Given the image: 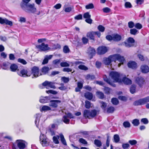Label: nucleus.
<instances>
[{"label":"nucleus","mask_w":149,"mask_h":149,"mask_svg":"<svg viewBox=\"0 0 149 149\" xmlns=\"http://www.w3.org/2000/svg\"><path fill=\"white\" fill-rule=\"evenodd\" d=\"M127 40L132 44H134L135 40L132 37L129 38Z\"/></svg>","instance_id":"obj_62"},{"label":"nucleus","mask_w":149,"mask_h":149,"mask_svg":"<svg viewBox=\"0 0 149 149\" xmlns=\"http://www.w3.org/2000/svg\"><path fill=\"white\" fill-rule=\"evenodd\" d=\"M94 144L97 147H100L102 145V143L101 141L98 139H95L94 141Z\"/></svg>","instance_id":"obj_34"},{"label":"nucleus","mask_w":149,"mask_h":149,"mask_svg":"<svg viewBox=\"0 0 149 149\" xmlns=\"http://www.w3.org/2000/svg\"><path fill=\"white\" fill-rule=\"evenodd\" d=\"M136 86L134 85H132L130 88V92L132 94L135 93L136 91Z\"/></svg>","instance_id":"obj_43"},{"label":"nucleus","mask_w":149,"mask_h":149,"mask_svg":"<svg viewBox=\"0 0 149 149\" xmlns=\"http://www.w3.org/2000/svg\"><path fill=\"white\" fill-rule=\"evenodd\" d=\"M101 104V107L103 110V112L104 113L106 110V107L107 106V104L106 103L103 101L100 102Z\"/></svg>","instance_id":"obj_29"},{"label":"nucleus","mask_w":149,"mask_h":149,"mask_svg":"<svg viewBox=\"0 0 149 149\" xmlns=\"http://www.w3.org/2000/svg\"><path fill=\"white\" fill-rule=\"evenodd\" d=\"M61 79L65 83H68L69 81V79L68 78L65 77H63L61 78Z\"/></svg>","instance_id":"obj_57"},{"label":"nucleus","mask_w":149,"mask_h":149,"mask_svg":"<svg viewBox=\"0 0 149 149\" xmlns=\"http://www.w3.org/2000/svg\"><path fill=\"white\" fill-rule=\"evenodd\" d=\"M95 78V76L94 75L88 74L86 77V79L87 80H93Z\"/></svg>","instance_id":"obj_39"},{"label":"nucleus","mask_w":149,"mask_h":149,"mask_svg":"<svg viewBox=\"0 0 149 149\" xmlns=\"http://www.w3.org/2000/svg\"><path fill=\"white\" fill-rule=\"evenodd\" d=\"M141 121L143 123L145 124H147L148 123V119L146 118H142L141 120Z\"/></svg>","instance_id":"obj_55"},{"label":"nucleus","mask_w":149,"mask_h":149,"mask_svg":"<svg viewBox=\"0 0 149 149\" xmlns=\"http://www.w3.org/2000/svg\"><path fill=\"white\" fill-rule=\"evenodd\" d=\"M61 101L58 100H52L50 101V103L49 105L53 108H56L58 107V103H60Z\"/></svg>","instance_id":"obj_15"},{"label":"nucleus","mask_w":149,"mask_h":149,"mask_svg":"<svg viewBox=\"0 0 149 149\" xmlns=\"http://www.w3.org/2000/svg\"><path fill=\"white\" fill-rule=\"evenodd\" d=\"M55 83L54 82L49 81H46L42 84L43 86L46 87L47 89L49 88L55 89L56 87L54 84Z\"/></svg>","instance_id":"obj_7"},{"label":"nucleus","mask_w":149,"mask_h":149,"mask_svg":"<svg viewBox=\"0 0 149 149\" xmlns=\"http://www.w3.org/2000/svg\"><path fill=\"white\" fill-rule=\"evenodd\" d=\"M129 143L132 146L134 145L137 143V142L135 140H129L128 141Z\"/></svg>","instance_id":"obj_58"},{"label":"nucleus","mask_w":149,"mask_h":149,"mask_svg":"<svg viewBox=\"0 0 149 149\" xmlns=\"http://www.w3.org/2000/svg\"><path fill=\"white\" fill-rule=\"evenodd\" d=\"M91 106V102L88 101H85V107L87 109H89Z\"/></svg>","instance_id":"obj_54"},{"label":"nucleus","mask_w":149,"mask_h":149,"mask_svg":"<svg viewBox=\"0 0 149 149\" xmlns=\"http://www.w3.org/2000/svg\"><path fill=\"white\" fill-rule=\"evenodd\" d=\"M59 136H54L53 138V141L56 144H58L59 143V141L58 139H59Z\"/></svg>","instance_id":"obj_45"},{"label":"nucleus","mask_w":149,"mask_h":149,"mask_svg":"<svg viewBox=\"0 0 149 149\" xmlns=\"http://www.w3.org/2000/svg\"><path fill=\"white\" fill-rule=\"evenodd\" d=\"M135 25L134 22L132 21H130L128 23V25L130 28H133L134 26H135Z\"/></svg>","instance_id":"obj_51"},{"label":"nucleus","mask_w":149,"mask_h":149,"mask_svg":"<svg viewBox=\"0 0 149 149\" xmlns=\"http://www.w3.org/2000/svg\"><path fill=\"white\" fill-rule=\"evenodd\" d=\"M117 60L123 64L125 61V59L124 57L121 56L119 54H116L110 55L108 58H104L103 62L105 65H109L112 61L115 62Z\"/></svg>","instance_id":"obj_2"},{"label":"nucleus","mask_w":149,"mask_h":149,"mask_svg":"<svg viewBox=\"0 0 149 149\" xmlns=\"http://www.w3.org/2000/svg\"><path fill=\"white\" fill-rule=\"evenodd\" d=\"M128 67L132 69H135L137 66L136 63L134 61H130L127 63Z\"/></svg>","instance_id":"obj_20"},{"label":"nucleus","mask_w":149,"mask_h":149,"mask_svg":"<svg viewBox=\"0 0 149 149\" xmlns=\"http://www.w3.org/2000/svg\"><path fill=\"white\" fill-rule=\"evenodd\" d=\"M124 44L125 46L127 47H130L134 46V44H130L127 40V42H124Z\"/></svg>","instance_id":"obj_49"},{"label":"nucleus","mask_w":149,"mask_h":149,"mask_svg":"<svg viewBox=\"0 0 149 149\" xmlns=\"http://www.w3.org/2000/svg\"><path fill=\"white\" fill-rule=\"evenodd\" d=\"M65 115L67 116L69 119L74 118V116L70 113L68 112L65 113Z\"/></svg>","instance_id":"obj_47"},{"label":"nucleus","mask_w":149,"mask_h":149,"mask_svg":"<svg viewBox=\"0 0 149 149\" xmlns=\"http://www.w3.org/2000/svg\"><path fill=\"white\" fill-rule=\"evenodd\" d=\"M130 145L128 143H123L122 145V147L124 149H127L129 147Z\"/></svg>","instance_id":"obj_64"},{"label":"nucleus","mask_w":149,"mask_h":149,"mask_svg":"<svg viewBox=\"0 0 149 149\" xmlns=\"http://www.w3.org/2000/svg\"><path fill=\"white\" fill-rule=\"evenodd\" d=\"M22 8L26 12L34 13L37 10L34 4H31L29 3L24 2L21 4Z\"/></svg>","instance_id":"obj_3"},{"label":"nucleus","mask_w":149,"mask_h":149,"mask_svg":"<svg viewBox=\"0 0 149 149\" xmlns=\"http://www.w3.org/2000/svg\"><path fill=\"white\" fill-rule=\"evenodd\" d=\"M143 105L149 102V96L141 98Z\"/></svg>","instance_id":"obj_35"},{"label":"nucleus","mask_w":149,"mask_h":149,"mask_svg":"<svg viewBox=\"0 0 149 149\" xmlns=\"http://www.w3.org/2000/svg\"><path fill=\"white\" fill-rule=\"evenodd\" d=\"M79 142L80 143H81L84 144H87V142L83 138H80L79 140Z\"/></svg>","instance_id":"obj_59"},{"label":"nucleus","mask_w":149,"mask_h":149,"mask_svg":"<svg viewBox=\"0 0 149 149\" xmlns=\"http://www.w3.org/2000/svg\"><path fill=\"white\" fill-rule=\"evenodd\" d=\"M10 66V63L8 62H4L1 65V67L3 69L8 70Z\"/></svg>","instance_id":"obj_21"},{"label":"nucleus","mask_w":149,"mask_h":149,"mask_svg":"<svg viewBox=\"0 0 149 149\" xmlns=\"http://www.w3.org/2000/svg\"><path fill=\"white\" fill-rule=\"evenodd\" d=\"M94 33V31L88 32L86 34V36L89 38L90 39L95 40Z\"/></svg>","instance_id":"obj_24"},{"label":"nucleus","mask_w":149,"mask_h":149,"mask_svg":"<svg viewBox=\"0 0 149 149\" xmlns=\"http://www.w3.org/2000/svg\"><path fill=\"white\" fill-rule=\"evenodd\" d=\"M115 111V108L112 106L108 107L104 113H112L113 112Z\"/></svg>","instance_id":"obj_28"},{"label":"nucleus","mask_w":149,"mask_h":149,"mask_svg":"<svg viewBox=\"0 0 149 149\" xmlns=\"http://www.w3.org/2000/svg\"><path fill=\"white\" fill-rule=\"evenodd\" d=\"M17 73L20 76L23 77H26L30 76V75L28 73L27 70L24 69H22L19 72L18 71Z\"/></svg>","instance_id":"obj_13"},{"label":"nucleus","mask_w":149,"mask_h":149,"mask_svg":"<svg viewBox=\"0 0 149 149\" xmlns=\"http://www.w3.org/2000/svg\"><path fill=\"white\" fill-rule=\"evenodd\" d=\"M90 116L91 118H94L97 115V111L95 109H93L90 111Z\"/></svg>","instance_id":"obj_38"},{"label":"nucleus","mask_w":149,"mask_h":149,"mask_svg":"<svg viewBox=\"0 0 149 149\" xmlns=\"http://www.w3.org/2000/svg\"><path fill=\"white\" fill-rule=\"evenodd\" d=\"M62 120L66 124H69L70 122V119L65 115L63 116Z\"/></svg>","instance_id":"obj_30"},{"label":"nucleus","mask_w":149,"mask_h":149,"mask_svg":"<svg viewBox=\"0 0 149 149\" xmlns=\"http://www.w3.org/2000/svg\"><path fill=\"white\" fill-rule=\"evenodd\" d=\"M84 97L88 100H91L93 98V95L90 92H87L85 93Z\"/></svg>","instance_id":"obj_23"},{"label":"nucleus","mask_w":149,"mask_h":149,"mask_svg":"<svg viewBox=\"0 0 149 149\" xmlns=\"http://www.w3.org/2000/svg\"><path fill=\"white\" fill-rule=\"evenodd\" d=\"M136 83L140 87H142L145 83V81L143 78L142 77H137L135 79Z\"/></svg>","instance_id":"obj_9"},{"label":"nucleus","mask_w":149,"mask_h":149,"mask_svg":"<svg viewBox=\"0 0 149 149\" xmlns=\"http://www.w3.org/2000/svg\"><path fill=\"white\" fill-rule=\"evenodd\" d=\"M97 29L100 32H103L105 30V27L102 25H99L97 27Z\"/></svg>","instance_id":"obj_46"},{"label":"nucleus","mask_w":149,"mask_h":149,"mask_svg":"<svg viewBox=\"0 0 149 149\" xmlns=\"http://www.w3.org/2000/svg\"><path fill=\"white\" fill-rule=\"evenodd\" d=\"M134 105L135 106H139L143 105L141 99L136 100L133 103Z\"/></svg>","instance_id":"obj_31"},{"label":"nucleus","mask_w":149,"mask_h":149,"mask_svg":"<svg viewBox=\"0 0 149 149\" xmlns=\"http://www.w3.org/2000/svg\"><path fill=\"white\" fill-rule=\"evenodd\" d=\"M125 7L126 8H132V5L131 3L129 2H126L125 4Z\"/></svg>","instance_id":"obj_50"},{"label":"nucleus","mask_w":149,"mask_h":149,"mask_svg":"<svg viewBox=\"0 0 149 149\" xmlns=\"http://www.w3.org/2000/svg\"><path fill=\"white\" fill-rule=\"evenodd\" d=\"M135 27L136 28L140 29L142 28V26L141 24L139 23H137L135 24Z\"/></svg>","instance_id":"obj_61"},{"label":"nucleus","mask_w":149,"mask_h":149,"mask_svg":"<svg viewBox=\"0 0 149 149\" xmlns=\"http://www.w3.org/2000/svg\"><path fill=\"white\" fill-rule=\"evenodd\" d=\"M114 142L116 143H117L120 141V138L118 135L116 134L113 136Z\"/></svg>","instance_id":"obj_40"},{"label":"nucleus","mask_w":149,"mask_h":149,"mask_svg":"<svg viewBox=\"0 0 149 149\" xmlns=\"http://www.w3.org/2000/svg\"><path fill=\"white\" fill-rule=\"evenodd\" d=\"M83 17L86 19L85 21L87 23L91 24L93 21L92 20L91 18V15L88 12L84 13L83 15Z\"/></svg>","instance_id":"obj_12"},{"label":"nucleus","mask_w":149,"mask_h":149,"mask_svg":"<svg viewBox=\"0 0 149 149\" xmlns=\"http://www.w3.org/2000/svg\"><path fill=\"white\" fill-rule=\"evenodd\" d=\"M0 23L1 24H5L10 26L13 25V23L11 21L8 20L6 18L3 19L0 17Z\"/></svg>","instance_id":"obj_16"},{"label":"nucleus","mask_w":149,"mask_h":149,"mask_svg":"<svg viewBox=\"0 0 149 149\" xmlns=\"http://www.w3.org/2000/svg\"><path fill=\"white\" fill-rule=\"evenodd\" d=\"M54 97H52L51 98L50 96H46L43 97V98L41 99L39 101L41 103H46L49 102L50 99L52 98H54Z\"/></svg>","instance_id":"obj_18"},{"label":"nucleus","mask_w":149,"mask_h":149,"mask_svg":"<svg viewBox=\"0 0 149 149\" xmlns=\"http://www.w3.org/2000/svg\"><path fill=\"white\" fill-rule=\"evenodd\" d=\"M83 115L84 117L86 118H91L90 111L89 110L86 109L84 110L83 112Z\"/></svg>","instance_id":"obj_22"},{"label":"nucleus","mask_w":149,"mask_h":149,"mask_svg":"<svg viewBox=\"0 0 149 149\" xmlns=\"http://www.w3.org/2000/svg\"><path fill=\"white\" fill-rule=\"evenodd\" d=\"M41 114L40 113L37 114L36 115L35 117L36 119L35 121V124H36L37 127H38V124L37 123V121L38 120V123L40 121V119L41 116Z\"/></svg>","instance_id":"obj_32"},{"label":"nucleus","mask_w":149,"mask_h":149,"mask_svg":"<svg viewBox=\"0 0 149 149\" xmlns=\"http://www.w3.org/2000/svg\"><path fill=\"white\" fill-rule=\"evenodd\" d=\"M121 81L120 83L123 82L126 85H130L132 83L131 80L126 77L125 76L123 77L122 79H121Z\"/></svg>","instance_id":"obj_17"},{"label":"nucleus","mask_w":149,"mask_h":149,"mask_svg":"<svg viewBox=\"0 0 149 149\" xmlns=\"http://www.w3.org/2000/svg\"><path fill=\"white\" fill-rule=\"evenodd\" d=\"M63 51L64 53H69L70 52V49L67 46H64L63 49Z\"/></svg>","instance_id":"obj_52"},{"label":"nucleus","mask_w":149,"mask_h":149,"mask_svg":"<svg viewBox=\"0 0 149 149\" xmlns=\"http://www.w3.org/2000/svg\"><path fill=\"white\" fill-rule=\"evenodd\" d=\"M51 108L48 106H43L42 108V111H48L50 110Z\"/></svg>","instance_id":"obj_63"},{"label":"nucleus","mask_w":149,"mask_h":149,"mask_svg":"<svg viewBox=\"0 0 149 149\" xmlns=\"http://www.w3.org/2000/svg\"><path fill=\"white\" fill-rule=\"evenodd\" d=\"M40 140V143L43 147L48 146L50 142V140L43 134H41Z\"/></svg>","instance_id":"obj_6"},{"label":"nucleus","mask_w":149,"mask_h":149,"mask_svg":"<svg viewBox=\"0 0 149 149\" xmlns=\"http://www.w3.org/2000/svg\"><path fill=\"white\" fill-rule=\"evenodd\" d=\"M96 95L100 99H102L104 97V94L102 92L97 91L96 93Z\"/></svg>","instance_id":"obj_33"},{"label":"nucleus","mask_w":149,"mask_h":149,"mask_svg":"<svg viewBox=\"0 0 149 149\" xmlns=\"http://www.w3.org/2000/svg\"><path fill=\"white\" fill-rule=\"evenodd\" d=\"M132 123L135 126H138L140 124L139 121V119H135L132 120Z\"/></svg>","instance_id":"obj_36"},{"label":"nucleus","mask_w":149,"mask_h":149,"mask_svg":"<svg viewBox=\"0 0 149 149\" xmlns=\"http://www.w3.org/2000/svg\"><path fill=\"white\" fill-rule=\"evenodd\" d=\"M60 137L62 143L65 145H66V142L65 139H64L63 135L62 134H60Z\"/></svg>","instance_id":"obj_41"},{"label":"nucleus","mask_w":149,"mask_h":149,"mask_svg":"<svg viewBox=\"0 0 149 149\" xmlns=\"http://www.w3.org/2000/svg\"><path fill=\"white\" fill-rule=\"evenodd\" d=\"M106 39L109 41L113 40L115 42H118L122 39L121 36L117 34L108 35L106 36Z\"/></svg>","instance_id":"obj_5"},{"label":"nucleus","mask_w":149,"mask_h":149,"mask_svg":"<svg viewBox=\"0 0 149 149\" xmlns=\"http://www.w3.org/2000/svg\"><path fill=\"white\" fill-rule=\"evenodd\" d=\"M130 32L131 34L134 35H135L139 33L138 31L134 28L130 29Z\"/></svg>","instance_id":"obj_37"},{"label":"nucleus","mask_w":149,"mask_h":149,"mask_svg":"<svg viewBox=\"0 0 149 149\" xmlns=\"http://www.w3.org/2000/svg\"><path fill=\"white\" fill-rule=\"evenodd\" d=\"M78 68L82 70H88V68L87 67L83 65H80L79 66Z\"/></svg>","instance_id":"obj_56"},{"label":"nucleus","mask_w":149,"mask_h":149,"mask_svg":"<svg viewBox=\"0 0 149 149\" xmlns=\"http://www.w3.org/2000/svg\"><path fill=\"white\" fill-rule=\"evenodd\" d=\"M109 76L113 80V81L106 75L103 76V79L104 81L113 87H115L116 85L115 82H120L121 81V75L120 73L114 71L110 72L109 74Z\"/></svg>","instance_id":"obj_1"},{"label":"nucleus","mask_w":149,"mask_h":149,"mask_svg":"<svg viewBox=\"0 0 149 149\" xmlns=\"http://www.w3.org/2000/svg\"><path fill=\"white\" fill-rule=\"evenodd\" d=\"M31 70L32 73L33 74L34 77H37L42 75L41 73H39V68L38 67L34 66L32 68Z\"/></svg>","instance_id":"obj_8"},{"label":"nucleus","mask_w":149,"mask_h":149,"mask_svg":"<svg viewBox=\"0 0 149 149\" xmlns=\"http://www.w3.org/2000/svg\"><path fill=\"white\" fill-rule=\"evenodd\" d=\"M52 57V55L49 56H46L45 57L43 61L42 62V64H45L48 63L49 60L51 59Z\"/></svg>","instance_id":"obj_25"},{"label":"nucleus","mask_w":149,"mask_h":149,"mask_svg":"<svg viewBox=\"0 0 149 149\" xmlns=\"http://www.w3.org/2000/svg\"><path fill=\"white\" fill-rule=\"evenodd\" d=\"M38 49L42 51H45L49 49L47 44H45L44 43H42L41 45H39L36 46Z\"/></svg>","instance_id":"obj_14"},{"label":"nucleus","mask_w":149,"mask_h":149,"mask_svg":"<svg viewBox=\"0 0 149 149\" xmlns=\"http://www.w3.org/2000/svg\"><path fill=\"white\" fill-rule=\"evenodd\" d=\"M16 144L13 143L12 146V149H24L27 145V143L24 140L18 139L15 141Z\"/></svg>","instance_id":"obj_4"},{"label":"nucleus","mask_w":149,"mask_h":149,"mask_svg":"<svg viewBox=\"0 0 149 149\" xmlns=\"http://www.w3.org/2000/svg\"><path fill=\"white\" fill-rule=\"evenodd\" d=\"M18 68L17 65L15 64H12L10 66V69L12 72H15Z\"/></svg>","instance_id":"obj_27"},{"label":"nucleus","mask_w":149,"mask_h":149,"mask_svg":"<svg viewBox=\"0 0 149 149\" xmlns=\"http://www.w3.org/2000/svg\"><path fill=\"white\" fill-rule=\"evenodd\" d=\"M87 53L89 56L90 59H91L95 55V51L93 48L90 47L88 48Z\"/></svg>","instance_id":"obj_11"},{"label":"nucleus","mask_w":149,"mask_h":149,"mask_svg":"<svg viewBox=\"0 0 149 149\" xmlns=\"http://www.w3.org/2000/svg\"><path fill=\"white\" fill-rule=\"evenodd\" d=\"M142 72L144 73H146L149 72V68L146 65H142L141 67Z\"/></svg>","instance_id":"obj_19"},{"label":"nucleus","mask_w":149,"mask_h":149,"mask_svg":"<svg viewBox=\"0 0 149 149\" xmlns=\"http://www.w3.org/2000/svg\"><path fill=\"white\" fill-rule=\"evenodd\" d=\"M123 126L125 128H129L131 126V125L130 122L127 121H125L123 123Z\"/></svg>","instance_id":"obj_44"},{"label":"nucleus","mask_w":149,"mask_h":149,"mask_svg":"<svg viewBox=\"0 0 149 149\" xmlns=\"http://www.w3.org/2000/svg\"><path fill=\"white\" fill-rule=\"evenodd\" d=\"M18 62L22 63L24 65H25L27 63V62L24 60L19 58L17 60Z\"/></svg>","instance_id":"obj_60"},{"label":"nucleus","mask_w":149,"mask_h":149,"mask_svg":"<svg viewBox=\"0 0 149 149\" xmlns=\"http://www.w3.org/2000/svg\"><path fill=\"white\" fill-rule=\"evenodd\" d=\"M86 9H91L94 8V6L93 4L91 3L86 5L85 6Z\"/></svg>","instance_id":"obj_48"},{"label":"nucleus","mask_w":149,"mask_h":149,"mask_svg":"<svg viewBox=\"0 0 149 149\" xmlns=\"http://www.w3.org/2000/svg\"><path fill=\"white\" fill-rule=\"evenodd\" d=\"M60 65L62 67H68L70 65L66 62H62L60 63Z\"/></svg>","instance_id":"obj_53"},{"label":"nucleus","mask_w":149,"mask_h":149,"mask_svg":"<svg viewBox=\"0 0 149 149\" xmlns=\"http://www.w3.org/2000/svg\"><path fill=\"white\" fill-rule=\"evenodd\" d=\"M107 51V47L103 46H100L97 49V53L99 55L103 54L106 53Z\"/></svg>","instance_id":"obj_10"},{"label":"nucleus","mask_w":149,"mask_h":149,"mask_svg":"<svg viewBox=\"0 0 149 149\" xmlns=\"http://www.w3.org/2000/svg\"><path fill=\"white\" fill-rule=\"evenodd\" d=\"M50 69L49 68L46 67L44 66L42 67L41 69V71L42 72V75L48 73V71Z\"/></svg>","instance_id":"obj_26"},{"label":"nucleus","mask_w":149,"mask_h":149,"mask_svg":"<svg viewBox=\"0 0 149 149\" xmlns=\"http://www.w3.org/2000/svg\"><path fill=\"white\" fill-rule=\"evenodd\" d=\"M111 102L114 105H117L118 104L119 101L118 99L116 98H113L111 100Z\"/></svg>","instance_id":"obj_42"}]
</instances>
